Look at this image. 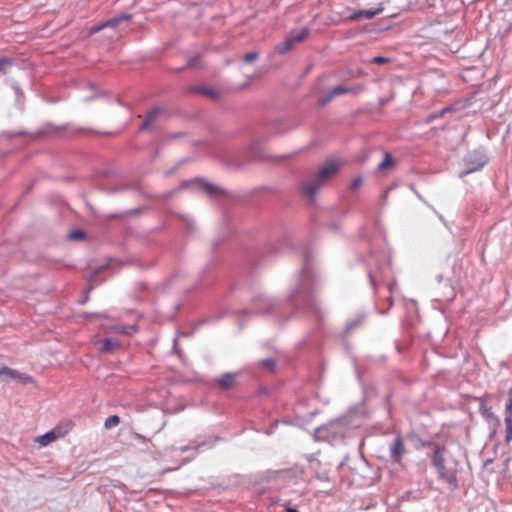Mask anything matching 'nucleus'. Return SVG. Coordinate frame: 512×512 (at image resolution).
Here are the masks:
<instances>
[{"label": "nucleus", "mask_w": 512, "mask_h": 512, "mask_svg": "<svg viewBox=\"0 0 512 512\" xmlns=\"http://www.w3.org/2000/svg\"><path fill=\"white\" fill-rule=\"evenodd\" d=\"M340 168V162L335 159L328 160L318 170V172L312 177L311 180L305 182L301 186L302 194L313 201L326 183L332 179Z\"/></svg>", "instance_id": "1"}, {"label": "nucleus", "mask_w": 512, "mask_h": 512, "mask_svg": "<svg viewBox=\"0 0 512 512\" xmlns=\"http://www.w3.org/2000/svg\"><path fill=\"white\" fill-rule=\"evenodd\" d=\"M433 465L437 469L439 478L447 483L457 485L456 462L449 458L445 448H436L433 454Z\"/></svg>", "instance_id": "2"}, {"label": "nucleus", "mask_w": 512, "mask_h": 512, "mask_svg": "<svg viewBox=\"0 0 512 512\" xmlns=\"http://www.w3.org/2000/svg\"><path fill=\"white\" fill-rule=\"evenodd\" d=\"M308 35H309V30L306 28H303L300 31L291 32L282 43H280L276 46L275 49H276L277 53L285 54L288 51H290L291 49H293V47L297 43H300L303 40H305Z\"/></svg>", "instance_id": "3"}, {"label": "nucleus", "mask_w": 512, "mask_h": 512, "mask_svg": "<svg viewBox=\"0 0 512 512\" xmlns=\"http://www.w3.org/2000/svg\"><path fill=\"white\" fill-rule=\"evenodd\" d=\"M0 381L9 382L15 381L21 384H31L34 382L33 378L28 374L21 373L17 370L11 369L7 366H3L0 369Z\"/></svg>", "instance_id": "4"}, {"label": "nucleus", "mask_w": 512, "mask_h": 512, "mask_svg": "<svg viewBox=\"0 0 512 512\" xmlns=\"http://www.w3.org/2000/svg\"><path fill=\"white\" fill-rule=\"evenodd\" d=\"M485 163L486 159L481 153L473 152L468 154L465 158L466 169L460 173V176L463 177L464 175L480 170Z\"/></svg>", "instance_id": "5"}, {"label": "nucleus", "mask_w": 512, "mask_h": 512, "mask_svg": "<svg viewBox=\"0 0 512 512\" xmlns=\"http://www.w3.org/2000/svg\"><path fill=\"white\" fill-rule=\"evenodd\" d=\"M390 461L392 463H401L406 454V448L401 436H397L389 445Z\"/></svg>", "instance_id": "6"}, {"label": "nucleus", "mask_w": 512, "mask_h": 512, "mask_svg": "<svg viewBox=\"0 0 512 512\" xmlns=\"http://www.w3.org/2000/svg\"><path fill=\"white\" fill-rule=\"evenodd\" d=\"M505 422V441L509 443L512 440V387L509 390V398L505 404L504 411Z\"/></svg>", "instance_id": "7"}, {"label": "nucleus", "mask_w": 512, "mask_h": 512, "mask_svg": "<svg viewBox=\"0 0 512 512\" xmlns=\"http://www.w3.org/2000/svg\"><path fill=\"white\" fill-rule=\"evenodd\" d=\"M130 18H131L130 14L121 13L118 16H115V17L109 19L108 21H106L105 23H103L101 25L92 27L90 29V33L93 34V33L99 32L104 28H114V27L118 26L121 22L129 20Z\"/></svg>", "instance_id": "8"}, {"label": "nucleus", "mask_w": 512, "mask_h": 512, "mask_svg": "<svg viewBox=\"0 0 512 512\" xmlns=\"http://www.w3.org/2000/svg\"><path fill=\"white\" fill-rule=\"evenodd\" d=\"M64 435H65V432H63L60 427H55L54 429L45 433L44 435L39 436L37 438V442L41 446H46V445L52 443L53 441H55L56 439H58L59 437H62Z\"/></svg>", "instance_id": "9"}, {"label": "nucleus", "mask_w": 512, "mask_h": 512, "mask_svg": "<svg viewBox=\"0 0 512 512\" xmlns=\"http://www.w3.org/2000/svg\"><path fill=\"white\" fill-rule=\"evenodd\" d=\"M238 373H224L217 380V385L222 389H230L235 386Z\"/></svg>", "instance_id": "10"}, {"label": "nucleus", "mask_w": 512, "mask_h": 512, "mask_svg": "<svg viewBox=\"0 0 512 512\" xmlns=\"http://www.w3.org/2000/svg\"><path fill=\"white\" fill-rule=\"evenodd\" d=\"M162 112H163V109L161 107H155V108L151 109L147 113L145 120H144L143 124L141 125L140 129L141 130L149 129L153 125V123L158 119V117L161 115Z\"/></svg>", "instance_id": "11"}, {"label": "nucleus", "mask_w": 512, "mask_h": 512, "mask_svg": "<svg viewBox=\"0 0 512 512\" xmlns=\"http://www.w3.org/2000/svg\"><path fill=\"white\" fill-rule=\"evenodd\" d=\"M191 184L197 185V187L199 189L205 191L209 195H215V194H218L221 192L220 187H218L212 183L206 182L202 179H197V180L191 182Z\"/></svg>", "instance_id": "12"}, {"label": "nucleus", "mask_w": 512, "mask_h": 512, "mask_svg": "<svg viewBox=\"0 0 512 512\" xmlns=\"http://www.w3.org/2000/svg\"><path fill=\"white\" fill-rule=\"evenodd\" d=\"M362 90H363V86L359 85L356 87L336 86V87H333L330 91H331V96L337 97V96L347 94V93L357 94Z\"/></svg>", "instance_id": "13"}, {"label": "nucleus", "mask_w": 512, "mask_h": 512, "mask_svg": "<svg viewBox=\"0 0 512 512\" xmlns=\"http://www.w3.org/2000/svg\"><path fill=\"white\" fill-rule=\"evenodd\" d=\"M119 346H120V343L116 339L106 338L101 341L100 350H101V352L112 353L115 350H117L119 348Z\"/></svg>", "instance_id": "14"}, {"label": "nucleus", "mask_w": 512, "mask_h": 512, "mask_svg": "<svg viewBox=\"0 0 512 512\" xmlns=\"http://www.w3.org/2000/svg\"><path fill=\"white\" fill-rule=\"evenodd\" d=\"M382 8L377 9H367V10H360L355 14V17H364L366 19H371L382 12Z\"/></svg>", "instance_id": "15"}, {"label": "nucleus", "mask_w": 512, "mask_h": 512, "mask_svg": "<svg viewBox=\"0 0 512 512\" xmlns=\"http://www.w3.org/2000/svg\"><path fill=\"white\" fill-rule=\"evenodd\" d=\"M14 61L12 58L2 57L0 58V72L7 74L11 67H13Z\"/></svg>", "instance_id": "16"}, {"label": "nucleus", "mask_w": 512, "mask_h": 512, "mask_svg": "<svg viewBox=\"0 0 512 512\" xmlns=\"http://www.w3.org/2000/svg\"><path fill=\"white\" fill-rule=\"evenodd\" d=\"M120 423V418L119 416L117 415H111L109 416L105 422H104V427L106 429H111L113 427H116L118 424Z\"/></svg>", "instance_id": "17"}, {"label": "nucleus", "mask_w": 512, "mask_h": 512, "mask_svg": "<svg viewBox=\"0 0 512 512\" xmlns=\"http://www.w3.org/2000/svg\"><path fill=\"white\" fill-rule=\"evenodd\" d=\"M480 411H481V414L484 418H486L487 420H490V419H495L497 420V418L495 417L493 411L491 408L487 407L484 403H481L480 405Z\"/></svg>", "instance_id": "18"}, {"label": "nucleus", "mask_w": 512, "mask_h": 512, "mask_svg": "<svg viewBox=\"0 0 512 512\" xmlns=\"http://www.w3.org/2000/svg\"><path fill=\"white\" fill-rule=\"evenodd\" d=\"M113 330L115 332H118V333H121V334L130 335V334H132L135 331V327L134 326H129V325L115 326V327H113Z\"/></svg>", "instance_id": "19"}, {"label": "nucleus", "mask_w": 512, "mask_h": 512, "mask_svg": "<svg viewBox=\"0 0 512 512\" xmlns=\"http://www.w3.org/2000/svg\"><path fill=\"white\" fill-rule=\"evenodd\" d=\"M258 58H259V53L256 51H252V52L245 54V56L243 57V62L246 64H250V63L256 61Z\"/></svg>", "instance_id": "20"}, {"label": "nucleus", "mask_w": 512, "mask_h": 512, "mask_svg": "<svg viewBox=\"0 0 512 512\" xmlns=\"http://www.w3.org/2000/svg\"><path fill=\"white\" fill-rule=\"evenodd\" d=\"M393 163V159H392V156L389 154V153H385L384 155V159L382 160V162L379 164V168L380 169H386L388 168L389 166H391Z\"/></svg>", "instance_id": "21"}, {"label": "nucleus", "mask_w": 512, "mask_h": 512, "mask_svg": "<svg viewBox=\"0 0 512 512\" xmlns=\"http://www.w3.org/2000/svg\"><path fill=\"white\" fill-rule=\"evenodd\" d=\"M85 238V233L81 230H74L68 234L70 240H82Z\"/></svg>", "instance_id": "22"}, {"label": "nucleus", "mask_w": 512, "mask_h": 512, "mask_svg": "<svg viewBox=\"0 0 512 512\" xmlns=\"http://www.w3.org/2000/svg\"><path fill=\"white\" fill-rule=\"evenodd\" d=\"M107 266H108V262H107V263H105V264H103V265H101V266H99V267H97V268L92 272V274H91V276H90V279H89V281H90V283H91V286H93V282H94V279H95L96 275H98V274H100L102 271H104V270L107 268ZM90 289H92V287H90Z\"/></svg>", "instance_id": "23"}, {"label": "nucleus", "mask_w": 512, "mask_h": 512, "mask_svg": "<svg viewBox=\"0 0 512 512\" xmlns=\"http://www.w3.org/2000/svg\"><path fill=\"white\" fill-rule=\"evenodd\" d=\"M187 67L200 68L201 67L200 58L198 56H196V57L189 59V61L187 63Z\"/></svg>", "instance_id": "24"}, {"label": "nucleus", "mask_w": 512, "mask_h": 512, "mask_svg": "<svg viewBox=\"0 0 512 512\" xmlns=\"http://www.w3.org/2000/svg\"><path fill=\"white\" fill-rule=\"evenodd\" d=\"M262 364L263 366H265L266 368L270 369V370H273L274 368V365H275V361L272 359V358H267V359H264L262 361Z\"/></svg>", "instance_id": "25"}, {"label": "nucleus", "mask_w": 512, "mask_h": 512, "mask_svg": "<svg viewBox=\"0 0 512 512\" xmlns=\"http://www.w3.org/2000/svg\"><path fill=\"white\" fill-rule=\"evenodd\" d=\"M334 98V96H331V91H329V93L326 95V96H323L319 102L322 106H325L326 104H328L332 99Z\"/></svg>", "instance_id": "26"}, {"label": "nucleus", "mask_w": 512, "mask_h": 512, "mask_svg": "<svg viewBox=\"0 0 512 512\" xmlns=\"http://www.w3.org/2000/svg\"><path fill=\"white\" fill-rule=\"evenodd\" d=\"M387 62H389V59L383 56H376L372 59V63L375 64H385Z\"/></svg>", "instance_id": "27"}, {"label": "nucleus", "mask_w": 512, "mask_h": 512, "mask_svg": "<svg viewBox=\"0 0 512 512\" xmlns=\"http://www.w3.org/2000/svg\"><path fill=\"white\" fill-rule=\"evenodd\" d=\"M362 182H363L362 177H356L355 179H353V181L351 183V188L357 189L358 187L361 186Z\"/></svg>", "instance_id": "28"}, {"label": "nucleus", "mask_w": 512, "mask_h": 512, "mask_svg": "<svg viewBox=\"0 0 512 512\" xmlns=\"http://www.w3.org/2000/svg\"><path fill=\"white\" fill-rule=\"evenodd\" d=\"M199 91L211 97H215L217 95V92L213 91L212 89H199Z\"/></svg>", "instance_id": "29"}, {"label": "nucleus", "mask_w": 512, "mask_h": 512, "mask_svg": "<svg viewBox=\"0 0 512 512\" xmlns=\"http://www.w3.org/2000/svg\"><path fill=\"white\" fill-rule=\"evenodd\" d=\"M135 438L146 441V438L142 436L141 434L135 433Z\"/></svg>", "instance_id": "30"}, {"label": "nucleus", "mask_w": 512, "mask_h": 512, "mask_svg": "<svg viewBox=\"0 0 512 512\" xmlns=\"http://www.w3.org/2000/svg\"><path fill=\"white\" fill-rule=\"evenodd\" d=\"M189 185H190V183H189V182H184V183L180 186V188H186V187H188Z\"/></svg>", "instance_id": "31"}, {"label": "nucleus", "mask_w": 512, "mask_h": 512, "mask_svg": "<svg viewBox=\"0 0 512 512\" xmlns=\"http://www.w3.org/2000/svg\"><path fill=\"white\" fill-rule=\"evenodd\" d=\"M286 512H298V510L295 508H288Z\"/></svg>", "instance_id": "32"}, {"label": "nucleus", "mask_w": 512, "mask_h": 512, "mask_svg": "<svg viewBox=\"0 0 512 512\" xmlns=\"http://www.w3.org/2000/svg\"><path fill=\"white\" fill-rule=\"evenodd\" d=\"M355 326H356V324L350 323V324L347 326V328H348V329H351V328H353V327H355Z\"/></svg>", "instance_id": "33"}, {"label": "nucleus", "mask_w": 512, "mask_h": 512, "mask_svg": "<svg viewBox=\"0 0 512 512\" xmlns=\"http://www.w3.org/2000/svg\"><path fill=\"white\" fill-rule=\"evenodd\" d=\"M318 478H319L320 480H328V478H327L326 476H318Z\"/></svg>", "instance_id": "34"}, {"label": "nucleus", "mask_w": 512, "mask_h": 512, "mask_svg": "<svg viewBox=\"0 0 512 512\" xmlns=\"http://www.w3.org/2000/svg\"><path fill=\"white\" fill-rule=\"evenodd\" d=\"M86 301H87V297H84V298L80 301V303H82V304H83V303H85Z\"/></svg>", "instance_id": "35"}, {"label": "nucleus", "mask_w": 512, "mask_h": 512, "mask_svg": "<svg viewBox=\"0 0 512 512\" xmlns=\"http://www.w3.org/2000/svg\"><path fill=\"white\" fill-rule=\"evenodd\" d=\"M93 97H94V96L86 97V98H85V101H89V100H91Z\"/></svg>", "instance_id": "36"}, {"label": "nucleus", "mask_w": 512, "mask_h": 512, "mask_svg": "<svg viewBox=\"0 0 512 512\" xmlns=\"http://www.w3.org/2000/svg\"><path fill=\"white\" fill-rule=\"evenodd\" d=\"M449 108H444L442 111H441V114H443L444 112L448 111Z\"/></svg>", "instance_id": "37"}]
</instances>
